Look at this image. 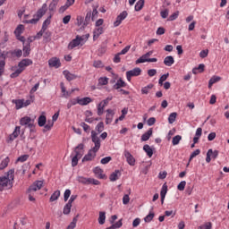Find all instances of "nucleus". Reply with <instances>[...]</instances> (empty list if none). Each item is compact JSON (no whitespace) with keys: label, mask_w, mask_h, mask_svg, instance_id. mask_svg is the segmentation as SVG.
<instances>
[{"label":"nucleus","mask_w":229,"mask_h":229,"mask_svg":"<svg viewBox=\"0 0 229 229\" xmlns=\"http://www.w3.org/2000/svg\"><path fill=\"white\" fill-rule=\"evenodd\" d=\"M98 151H95L94 148H91L89 150L88 154L84 156L82 158V162H90L93 158H96V153Z\"/></svg>","instance_id":"11"},{"label":"nucleus","mask_w":229,"mask_h":229,"mask_svg":"<svg viewBox=\"0 0 229 229\" xmlns=\"http://www.w3.org/2000/svg\"><path fill=\"white\" fill-rule=\"evenodd\" d=\"M13 103L16 106V110H21L24 106V99H13Z\"/></svg>","instance_id":"27"},{"label":"nucleus","mask_w":229,"mask_h":229,"mask_svg":"<svg viewBox=\"0 0 229 229\" xmlns=\"http://www.w3.org/2000/svg\"><path fill=\"white\" fill-rule=\"evenodd\" d=\"M107 84H108V78L101 77L98 79V85L103 86V85H107Z\"/></svg>","instance_id":"52"},{"label":"nucleus","mask_w":229,"mask_h":229,"mask_svg":"<svg viewBox=\"0 0 229 229\" xmlns=\"http://www.w3.org/2000/svg\"><path fill=\"white\" fill-rule=\"evenodd\" d=\"M124 157L129 165H135V157L128 150H124Z\"/></svg>","instance_id":"15"},{"label":"nucleus","mask_w":229,"mask_h":229,"mask_svg":"<svg viewBox=\"0 0 229 229\" xmlns=\"http://www.w3.org/2000/svg\"><path fill=\"white\" fill-rule=\"evenodd\" d=\"M14 173L15 169H11L7 172L6 175L0 177V192L13 187Z\"/></svg>","instance_id":"1"},{"label":"nucleus","mask_w":229,"mask_h":229,"mask_svg":"<svg viewBox=\"0 0 229 229\" xmlns=\"http://www.w3.org/2000/svg\"><path fill=\"white\" fill-rule=\"evenodd\" d=\"M103 27H98L95 29L93 31V40H97V38H99V35H103Z\"/></svg>","instance_id":"25"},{"label":"nucleus","mask_w":229,"mask_h":229,"mask_svg":"<svg viewBox=\"0 0 229 229\" xmlns=\"http://www.w3.org/2000/svg\"><path fill=\"white\" fill-rule=\"evenodd\" d=\"M169 78V73L163 74L158 81L159 85H164V81Z\"/></svg>","instance_id":"55"},{"label":"nucleus","mask_w":229,"mask_h":229,"mask_svg":"<svg viewBox=\"0 0 229 229\" xmlns=\"http://www.w3.org/2000/svg\"><path fill=\"white\" fill-rule=\"evenodd\" d=\"M77 24H78V26H82V28H83V24H85V19L82 16H78L77 17Z\"/></svg>","instance_id":"60"},{"label":"nucleus","mask_w":229,"mask_h":229,"mask_svg":"<svg viewBox=\"0 0 229 229\" xmlns=\"http://www.w3.org/2000/svg\"><path fill=\"white\" fill-rule=\"evenodd\" d=\"M90 178H86L83 176H78L77 177V182H79V183H82L83 185H90Z\"/></svg>","instance_id":"28"},{"label":"nucleus","mask_w":229,"mask_h":229,"mask_svg":"<svg viewBox=\"0 0 229 229\" xmlns=\"http://www.w3.org/2000/svg\"><path fill=\"white\" fill-rule=\"evenodd\" d=\"M105 221H106V213L105 211H100L98 216V223L100 225H103Z\"/></svg>","instance_id":"36"},{"label":"nucleus","mask_w":229,"mask_h":229,"mask_svg":"<svg viewBox=\"0 0 229 229\" xmlns=\"http://www.w3.org/2000/svg\"><path fill=\"white\" fill-rule=\"evenodd\" d=\"M48 65L49 67H55V69H58V67H61L62 63L58 57H52L48 60Z\"/></svg>","instance_id":"12"},{"label":"nucleus","mask_w":229,"mask_h":229,"mask_svg":"<svg viewBox=\"0 0 229 229\" xmlns=\"http://www.w3.org/2000/svg\"><path fill=\"white\" fill-rule=\"evenodd\" d=\"M165 194H167V183H164L160 191L161 204L164 205V200L165 199Z\"/></svg>","instance_id":"20"},{"label":"nucleus","mask_w":229,"mask_h":229,"mask_svg":"<svg viewBox=\"0 0 229 229\" xmlns=\"http://www.w3.org/2000/svg\"><path fill=\"white\" fill-rule=\"evenodd\" d=\"M141 72H142V70L139 67H136L131 71L126 72V78L128 81H131V78L133 76H140Z\"/></svg>","instance_id":"7"},{"label":"nucleus","mask_w":229,"mask_h":229,"mask_svg":"<svg viewBox=\"0 0 229 229\" xmlns=\"http://www.w3.org/2000/svg\"><path fill=\"white\" fill-rule=\"evenodd\" d=\"M143 150L145 151V153H147V155H148V157H149V158H151V157H153V148H151V147L149 145H144Z\"/></svg>","instance_id":"34"},{"label":"nucleus","mask_w":229,"mask_h":229,"mask_svg":"<svg viewBox=\"0 0 229 229\" xmlns=\"http://www.w3.org/2000/svg\"><path fill=\"white\" fill-rule=\"evenodd\" d=\"M31 123V118L29 116H24L20 120V124L21 126H26L28 123Z\"/></svg>","instance_id":"37"},{"label":"nucleus","mask_w":229,"mask_h":229,"mask_svg":"<svg viewBox=\"0 0 229 229\" xmlns=\"http://www.w3.org/2000/svg\"><path fill=\"white\" fill-rule=\"evenodd\" d=\"M63 74L68 81H72V80H76L78 78V76L71 73V72H69L67 70L64 71Z\"/></svg>","instance_id":"21"},{"label":"nucleus","mask_w":229,"mask_h":229,"mask_svg":"<svg viewBox=\"0 0 229 229\" xmlns=\"http://www.w3.org/2000/svg\"><path fill=\"white\" fill-rule=\"evenodd\" d=\"M119 176H121V171L115 170L110 174L109 180L110 182H117V180H119Z\"/></svg>","instance_id":"22"},{"label":"nucleus","mask_w":229,"mask_h":229,"mask_svg":"<svg viewBox=\"0 0 229 229\" xmlns=\"http://www.w3.org/2000/svg\"><path fill=\"white\" fill-rule=\"evenodd\" d=\"M153 217H155V213L150 212V213L144 218L145 223H151V221H153Z\"/></svg>","instance_id":"50"},{"label":"nucleus","mask_w":229,"mask_h":229,"mask_svg":"<svg viewBox=\"0 0 229 229\" xmlns=\"http://www.w3.org/2000/svg\"><path fill=\"white\" fill-rule=\"evenodd\" d=\"M112 99H113V97H107L106 99H104L98 105V115H101L102 114H104L105 106H107L108 103H110Z\"/></svg>","instance_id":"6"},{"label":"nucleus","mask_w":229,"mask_h":229,"mask_svg":"<svg viewBox=\"0 0 229 229\" xmlns=\"http://www.w3.org/2000/svg\"><path fill=\"white\" fill-rule=\"evenodd\" d=\"M44 185V182L36 181L28 189V192L33 194V192H37V191H40Z\"/></svg>","instance_id":"8"},{"label":"nucleus","mask_w":229,"mask_h":229,"mask_svg":"<svg viewBox=\"0 0 229 229\" xmlns=\"http://www.w3.org/2000/svg\"><path fill=\"white\" fill-rule=\"evenodd\" d=\"M43 38L45 42H49L51 40V31L45 30V32L43 33Z\"/></svg>","instance_id":"46"},{"label":"nucleus","mask_w":229,"mask_h":229,"mask_svg":"<svg viewBox=\"0 0 229 229\" xmlns=\"http://www.w3.org/2000/svg\"><path fill=\"white\" fill-rule=\"evenodd\" d=\"M93 173L97 178H99L100 180H105V178H106V175L103 174V169H101L99 166L95 167Z\"/></svg>","instance_id":"18"},{"label":"nucleus","mask_w":229,"mask_h":229,"mask_svg":"<svg viewBox=\"0 0 229 229\" xmlns=\"http://www.w3.org/2000/svg\"><path fill=\"white\" fill-rule=\"evenodd\" d=\"M92 17V12H88L84 20V23H83V29L87 28V26H89V22H90V19Z\"/></svg>","instance_id":"31"},{"label":"nucleus","mask_w":229,"mask_h":229,"mask_svg":"<svg viewBox=\"0 0 229 229\" xmlns=\"http://www.w3.org/2000/svg\"><path fill=\"white\" fill-rule=\"evenodd\" d=\"M93 67H96V69H101L105 67V65L103 64V62H101V60H98L94 61Z\"/></svg>","instance_id":"51"},{"label":"nucleus","mask_w":229,"mask_h":229,"mask_svg":"<svg viewBox=\"0 0 229 229\" xmlns=\"http://www.w3.org/2000/svg\"><path fill=\"white\" fill-rule=\"evenodd\" d=\"M71 208H72V204L67 202L63 209V214H64V216H69V214H71Z\"/></svg>","instance_id":"29"},{"label":"nucleus","mask_w":229,"mask_h":229,"mask_svg":"<svg viewBox=\"0 0 229 229\" xmlns=\"http://www.w3.org/2000/svg\"><path fill=\"white\" fill-rule=\"evenodd\" d=\"M84 145L83 143L79 144L75 149V156L72 157V167H76V165H78V160H80V158H81V157H83V154L85 153V151L83 150Z\"/></svg>","instance_id":"4"},{"label":"nucleus","mask_w":229,"mask_h":229,"mask_svg":"<svg viewBox=\"0 0 229 229\" xmlns=\"http://www.w3.org/2000/svg\"><path fill=\"white\" fill-rule=\"evenodd\" d=\"M71 198V190H65L64 191V201H67Z\"/></svg>","instance_id":"64"},{"label":"nucleus","mask_w":229,"mask_h":229,"mask_svg":"<svg viewBox=\"0 0 229 229\" xmlns=\"http://www.w3.org/2000/svg\"><path fill=\"white\" fill-rule=\"evenodd\" d=\"M29 65H33V61L31 59L21 60L18 64L19 69L11 74V78H17V76H19L26 67H29Z\"/></svg>","instance_id":"3"},{"label":"nucleus","mask_w":229,"mask_h":229,"mask_svg":"<svg viewBox=\"0 0 229 229\" xmlns=\"http://www.w3.org/2000/svg\"><path fill=\"white\" fill-rule=\"evenodd\" d=\"M199 153H201V150H199V148H197L196 150H194L190 156L189 162H191L192 158H195V157H198Z\"/></svg>","instance_id":"54"},{"label":"nucleus","mask_w":229,"mask_h":229,"mask_svg":"<svg viewBox=\"0 0 229 229\" xmlns=\"http://www.w3.org/2000/svg\"><path fill=\"white\" fill-rule=\"evenodd\" d=\"M199 56L200 58H207L208 56V49L200 51Z\"/></svg>","instance_id":"62"},{"label":"nucleus","mask_w":229,"mask_h":229,"mask_svg":"<svg viewBox=\"0 0 229 229\" xmlns=\"http://www.w3.org/2000/svg\"><path fill=\"white\" fill-rule=\"evenodd\" d=\"M199 229H212V222H208L202 225H199Z\"/></svg>","instance_id":"56"},{"label":"nucleus","mask_w":229,"mask_h":229,"mask_svg":"<svg viewBox=\"0 0 229 229\" xmlns=\"http://www.w3.org/2000/svg\"><path fill=\"white\" fill-rule=\"evenodd\" d=\"M78 105H81V106H85L89 105V103H92V98L89 97H85L83 98H77Z\"/></svg>","instance_id":"19"},{"label":"nucleus","mask_w":229,"mask_h":229,"mask_svg":"<svg viewBox=\"0 0 229 229\" xmlns=\"http://www.w3.org/2000/svg\"><path fill=\"white\" fill-rule=\"evenodd\" d=\"M28 158H30V155H22L17 158L16 162H26Z\"/></svg>","instance_id":"57"},{"label":"nucleus","mask_w":229,"mask_h":229,"mask_svg":"<svg viewBox=\"0 0 229 229\" xmlns=\"http://www.w3.org/2000/svg\"><path fill=\"white\" fill-rule=\"evenodd\" d=\"M164 64L166 65V67H171L173 64H174V57L172 55H168L164 59Z\"/></svg>","instance_id":"26"},{"label":"nucleus","mask_w":229,"mask_h":229,"mask_svg":"<svg viewBox=\"0 0 229 229\" xmlns=\"http://www.w3.org/2000/svg\"><path fill=\"white\" fill-rule=\"evenodd\" d=\"M185 185H187V182H181L177 186L178 191H185Z\"/></svg>","instance_id":"59"},{"label":"nucleus","mask_w":229,"mask_h":229,"mask_svg":"<svg viewBox=\"0 0 229 229\" xmlns=\"http://www.w3.org/2000/svg\"><path fill=\"white\" fill-rule=\"evenodd\" d=\"M78 217H80V215H77L75 217H73L71 224L67 226V229H75L76 228V223H78Z\"/></svg>","instance_id":"38"},{"label":"nucleus","mask_w":229,"mask_h":229,"mask_svg":"<svg viewBox=\"0 0 229 229\" xmlns=\"http://www.w3.org/2000/svg\"><path fill=\"white\" fill-rule=\"evenodd\" d=\"M31 52V48L30 43L23 47V56H30V53Z\"/></svg>","instance_id":"39"},{"label":"nucleus","mask_w":229,"mask_h":229,"mask_svg":"<svg viewBox=\"0 0 229 229\" xmlns=\"http://www.w3.org/2000/svg\"><path fill=\"white\" fill-rule=\"evenodd\" d=\"M8 164H10V157H5L0 165L1 171L2 169L8 167Z\"/></svg>","instance_id":"43"},{"label":"nucleus","mask_w":229,"mask_h":229,"mask_svg":"<svg viewBox=\"0 0 229 229\" xmlns=\"http://www.w3.org/2000/svg\"><path fill=\"white\" fill-rule=\"evenodd\" d=\"M179 12H175L173 14H171L168 18V21H175V19H178Z\"/></svg>","instance_id":"63"},{"label":"nucleus","mask_w":229,"mask_h":229,"mask_svg":"<svg viewBox=\"0 0 229 229\" xmlns=\"http://www.w3.org/2000/svg\"><path fill=\"white\" fill-rule=\"evenodd\" d=\"M96 130L98 133H102L103 130H105V123L103 122L98 123Z\"/></svg>","instance_id":"49"},{"label":"nucleus","mask_w":229,"mask_h":229,"mask_svg":"<svg viewBox=\"0 0 229 229\" xmlns=\"http://www.w3.org/2000/svg\"><path fill=\"white\" fill-rule=\"evenodd\" d=\"M58 5L57 0H53L51 4H49V11L50 12H55L56 10V6Z\"/></svg>","instance_id":"47"},{"label":"nucleus","mask_w":229,"mask_h":229,"mask_svg":"<svg viewBox=\"0 0 229 229\" xmlns=\"http://www.w3.org/2000/svg\"><path fill=\"white\" fill-rule=\"evenodd\" d=\"M217 81H221V77L213 76L208 81V89H212V85H214V83H217Z\"/></svg>","instance_id":"30"},{"label":"nucleus","mask_w":229,"mask_h":229,"mask_svg":"<svg viewBox=\"0 0 229 229\" xmlns=\"http://www.w3.org/2000/svg\"><path fill=\"white\" fill-rule=\"evenodd\" d=\"M22 31H24V25L21 24L15 29L14 33L16 37H19Z\"/></svg>","instance_id":"45"},{"label":"nucleus","mask_w":229,"mask_h":229,"mask_svg":"<svg viewBox=\"0 0 229 229\" xmlns=\"http://www.w3.org/2000/svg\"><path fill=\"white\" fill-rule=\"evenodd\" d=\"M91 140L94 143V148H92L95 151H99V148H101V140L99 137H98V132L95 131H91Z\"/></svg>","instance_id":"5"},{"label":"nucleus","mask_w":229,"mask_h":229,"mask_svg":"<svg viewBox=\"0 0 229 229\" xmlns=\"http://www.w3.org/2000/svg\"><path fill=\"white\" fill-rule=\"evenodd\" d=\"M6 54L4 52H1L0 50V76H3L4 72V65H6Z\"/></svg>","instance_id":"9"},{"label":"nucleus","mask_w":229,"mask_h":229,"mask_svg":"<svg viewBox=\"0 0 229 229\" xmlns=\"http://www.w3.org/2000/svg\"><path fill=\"white\" fill-rule=\"evenodd\" d=\"M142 8H144V2L138 1L135 4V11L140 12V10H142Z\"/></svg>","instance_id":"53"},{"label":"nucleus","mask_w":229,"mask_h":229,"mask_svg":"<svg viewBox=\"0 0 229 229\" xmlns=\"http://www.w3.org/2000/svg\"><path fill=\"white\" fill-rule=\"evenodd\" d=\"M60 198V191H55L50 197V201H56Z\"/></svg>","instance_id":"44"},{"label":"nucleus","mask_w":229,"mask_h":229,"mask_svg":"<svg viewBox=\"0 0 229 229\" xmlns=\"http://www.w3.org/2000/svg\"><path fill=\"white\" fill-rule=\"evenodd\" d=\"M47 12V4H44L40 9L38 10L37 13L34 15V18L31 20H26L23 22L25 24H37L44 15H46V13Z\"/></svg>","instance_id":"2"},{"label":"nucleus","mask_w":229,"mask_h":229,"mask_svg":"<svg viewBox=\"0 0 229 229\" xmlns=\"http://www.w3.org/2000/svg\"><path fill=\"white\" fill-rule=\"evenodd\" d=\"M180 140H182V136L180 135L174 136L172 140L173 146H178V144H180Z\"/></svg>","instance_id":"48"},{"label":"nucleus","mask_w":229,"mask_h":229,"mask_svg":"<svg viewBox=\"0 0 229 229\" xmlns=\"http://www.w3.org/2000/svg\"><path fill=\"white\" fill-rule=\"evenodd\" d=\"M21 135V126H16L13 132L9 136V140L12 142Z\"/></svg>","instance_id":"17"},{"label":"nucleus","mask_w":229,"mask_h":229,"mask_svg":"<svg viewBox=\"0 0 229 229\" xmlns=\"http://www.w3.org/2000/svg\"><path fill=\"white\" fill-rule=\"evenodd\" d=\"M47 122V118H46V115H40L38 119V124L40 128H42V126H46Z\"/></svg>","instance_id":"32"},{"label":"nucleus","mask_w":229,"mask_h":229,"mask_svg":"<svg viewBox=\"0 0 229 229\" xmlns=\"http://www.w3.org/2000/svg\"><path fill=\"white\" fill-rule=\"evenodd\" d=\"M212 157V148H209L207 152V157H206V162L208 164H210V161L212 160V158L210 157Z\"/></svg>","instance_id":"58"},{"label":"nucleus","mask_w":229,"mask_h":229,"mask_svg":"<svg viewBox=\"0 0 229 229\" xmlns=\"http://www.w3.org/2000/svg\"><path fill=\"white\" fill-rule=\"evenodd\" d=\"M123 87H126V82L123 81L122 78H120L117 82L113 86V88L115 90H119V89H123Z\"/></svg>","instance_id":"23"},{"label":"nucleus","mask_w":229,"mask_h":229,"mask_svg":"<svg viewBox=\"0 0 229 229\" xmlns=\"http://www.w3.org/2000/svg\"><path fill=\"white\" fill-rule=\"evenodd\" d=\"M176 117H178V114L177 113L170 114L169 116H168V123H169V124H173L174 123V121H176Z\"/></svg>","instance_id":"40"},{"label":"nucleus","mask_w":229,"mask_h":229,"mask_svg":"<svg viewBox=\"0 0 229 229\" xmlns=\"http://www.w3.org/2000/svg\"><path fill=\"white\" fill-rule=\"evenodd\" d=\"M123 205H128V203H130V194L123 195Z\"/></svg>","instance_id":"61"},{"label":"nucleus","mask_w":229,"mask_h":229,"mask_svg":"<svg viewBox=\"0 0 229 229\" xmlns=\"http://www.w3.org/2000/svg\"><path fill=\"white\" fill-rule=\"evenodd\" d=\"M126 17H128V12H126V11L122 12L116 17V21L114 22V28H117V26H119L121 24V22H123V21H124V19H126Z\"/></svg>","instance_id":"10"},{"label":"nucleus","mask_w":229,"mask_h":229,"mask_svg":"<svg viewBox=\"0 0 229 229\" xmlns=\"http://www.w3.org/2000/svg\"><path fill=\"white\" fill-rule=\"evenodd\" d=\"M54 125L55 122H53L52 120H48L47 123L44 125L45 127L43 129V132L46 133V131H49Z\"/></svg>","instance_id":"33"},{"label":"nucleus","mask_w":229,"mask_h":229,"mask_svg":"<svg viewBox=\"0 0 229 229\" xmlns=\"http://www.w3.org/2000/svg\"><path fill=\"white\" fill-rule=\"evenodd\" d=\"M81 40H83V38L80 36H77L75 39H72V42H70L68 48L74 49V47H78V46L81 44Z\"/></svg>","instance_id":"13"},{"label":"nucleus","mask_w":229,"mask_h":229,"mask_svg":"<svg viewBox=\"0 0 229 229\" xmlns=\"http://www.w3.org/2000/svg\"><path fill=\"white\" fill-rule=\"evenodd\" d=\"M151 135H153V128H150L147 132L141 135V141L146 142V140H149Z\"/></svg>","instance_id":"24"},{"label":"nucleus","mask_w":229,"mask_h":229,"mask_svg":"<svg viewBox=\"0 0 229 229\" xmlns=\"http://www.w3.org/2000/svg\"><path fill=\"white\" fill-rule=\"evenodd\" d=\"M51 24V16H49L47 20L44 21L41 30L43 31H47V26Z\"/></svg>","instance_id":"41"},{"label":"nucleus","mask_w":229,"mask_h":229,"mask_svg":"<svg viewBox=\"0 0 229 229\" xmlns=\"http://www.w3.org/2000/svg\"><path fill=\"white\" fill-rule=\"evenodd\" d=\"M107 114L106 115V124H110L112 121H114V115H115V113L112 109L106 110Z\"/></svg>","instance_id":"16"},{"label":"nucleus","mask_w":229,"mask_h":229,"mask_svg":"<svg viewBox=\"0 0 229 229\" xmlns=\"http://www.w3.org/2000/svg\"><path fill=\"white\" fill-rule=\"evenodd\" d=\"M198 71H199V72H203L205 71V64H201L199 65V67L193 68L192 69L193 74H198Z\"/></svg>","instance_id":"42"},{"label":"nucleus","mask_w":229,"mask_h":229,"mask_svg":"<svg viewBox=\"0 0 229 229\" xmlns=\"http://www.w3.org/2000/svg\"><path fill=\"white\" fill-rule=\"evenodd\" d=\"M153 87H155V85L153 84H148V86H145L141 89V94L143 95H148L149 94V90H151V89H153Z\"/></svg>","instance_id":"35"},{"label":"nucleus","mask_w":229,"mask_h":229,"mask_svg":"<svg viewBox=\"0 0 229 229\" xmlns=\"http://www.w3.org/2000/svg\"><path fill=\"white\" fill-rule=\"evenodd\" d=\"M153 55V51H148L145 55H141L139 59L136 60V64H145L149 60V57Z\"/></svg>","instance_id":"14"}]
</instances>
